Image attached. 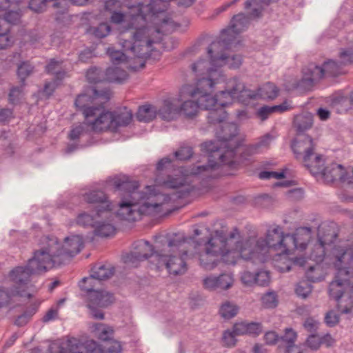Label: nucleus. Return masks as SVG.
<instances>
[{"instance_id": "obj_1", "label": "nucleus", "mask_w": 353, "mask_h": 353, "mask_svg": "<svg viewBox=\"0 0 353 353\" xmlns=\"http://www.w3.org/2000/svg\"><path fill=\"white\" fill-rule=\"evenodd\" d=\"M108 90L98 91L91 90V94L78 95L74 104L84 117V121L71 129L68 137L74 141L85 134L88 128L94 132H117L119 128L129 125L132 119V112L126 108L111 112L106 110L103 104L110 99Z\"/></svg>"}, {"instance_id": "obj_2", "label": "nucleus", "mask_w": 353, "mask_h": 353, "mask_svg": "<svg viewBox=\"0 0 353 353\" xmlns=\"http://www.w3.org/2000/svg\"><path fill=\"white\" fill-rule=\"evenodd\" d=\"M114 185L118 191H124L119 204L117 216L121 219L135 221L141 214H154L163 211V205L170 201V197L155 191L154 187L147 186L146 192L137 190V181L116 180Z\"/></svg>"}, {"instance_id": "obj_3", "label": "nucleus", "mask_w": 353, "mask_h": 353, "mask_svg": "<svg viewBox=\"0 0 353 353\" xmlns=\"http://www.w3.org/2000/svg\"><path fill=\"white\" fill-rule=\"evenodd\" d=\"M154 0H143L138 2L137 5H132V10L136 9L137 14H131L132 27L136 28L137 31L133 33L134 43L123 38V46L125 49L136 52L137 43L140 50L137 52V54L143 57L148 54L150 48L153 43V41L149 38L148 28L146 26V17L148 14L155 15L158 13L166 10L167 6L165 1H161L159 3H153Z\"/></svg>"}, {"instance_id": "obj_4", "label": "nucleus", "mask_w": 353, "mask_h": 353, "mask_svg": "<svg viewBox=\"0 0 353 353\" xmlns=\"http://www.w3.org/2000/svg\"><path fill=\"white\" fill-rule=\"evenodd\" d=\"M238 127L234 123H223L216 132L217 141H205L201 144V150L207 153L209 160L219 161L232 164L234 162V150L240 145Z\"/></svg>"}, {"instance_id": "obj_5", "label": "nucleus", "mask_w": 353, "mask_h": 353, "mask_svg": "<svg viewBox=\"0 0 353 353\" xmlns=\"http://www.w3.org/2000/svg\"><path fill=\"white\" fill-rule=\"evenodd\" d=\"M39 248L45 258L50 261L51 268L61 265L80 252L83 248V241L81 236L74 235L66 237L63 244H61L54 236H44L41 238Z\"/></svg>"}, {"instance_id": "obj_6", "label": "nucleus", "mask_w": 353, "mask_h": 353, "mask_svg": "<svg viewBox=\"0 0 353 353\" xmlns=\"http://www.w3.org/2000/svg\"><path fill=\"white\" fill-rule=\"evenodd\" d=\"M334 279L330 283L329 293L336 299L345 290L353 291V249L339 248L336 249Z\"/></svg>"}, {"instance_id": "obj_7", "label": "nucleus", "mask_w": 353, "mask_h": 353, "mask_svg": "<svg viewBox=\"0 0 353 353\" xmlns=\"http://www.w3.org/2000/svg\"><path fill=\"white\" fill-rule=\"evenodd\" d=\"M225 81V75L220 71H212L210 78H200L198 79L196 87L191 85H183L180 90L181 100L186 97L196 99L200 109L210 110L219 105L217 97H213V92L216 85Z\"/></svg>"}, {"instance_id": "obj_8", "label": "nucleus", "mask_w": 353, "mask_h": 353, "mask_svg": "<svg viewBox=\"0 0 353 353\" xmlns=\"http://www.w3.org/2000/svg\"><path fill=\"white\" fill-rule=\"evenodd\" d=\"M51 262L48 257L45 258L39 248L34 250L33 256L29 259L27 265L18 266L14 268L9 274L10 280L17 286L12 290V294L20 296H26L30 299L32 295L26 292L32 274H40L50 269Z\"/></svg>"}, {"instance_id": "obj_9", "label": "nucleus", "mask_w": 353, "mask_h": 353, "mask_svg": "<svg viewBox=\"0 0 353 353\" xmlns=\"http://www.w3.org/2000/svg\"><path fill=\"white\" fill-rule=\"evenodd\" d=\"M185 241L183 235L174 234L168 240L167 249L157 253L159 265L164 264L170 274H182L187 270V251L181 249Z\"/></svg>"}, {"instance_id": "obj_10", "label": "nucleus", "mask_w": 353, "mask_h": 353, "mask_svg": "<svg viewBox=\"0 0 353 353\" xmlns=\"http://www.w3.org/2000/svg\"><path fill=\"white\" fill-rule=\"evenodd\" d=\"M272 140V137L267 134L261 138L258 142L252 145L245 146L241 149L239 155L238 156L236 150L239 146L234 150V162L232 164L221 163L219 161H214V160H209L208 165H197L192 168L191 174L192 175H201L203 177L210 178L215 177L216 174L214 172L221 165H227L230 168H234L236 163H245L249 161L251 157L261 152V149L267 148Z\"/></svg>"}, {"instance_id": "obj_11", "label": "nucleus", "mask_w": 353, "mask_h": 353, "mask_svg": "<svg viewBox=\"0 0 353 353\" xmlns=\"http://www.w3.org/2000/svg\"><path fill=\"white\" fill-rule=\"evenodd\" d=\"M253 243V248L256 259L259 261H263L265 253L271 250L274 252H279V255H284L283 259L287 260L288 252V242L292 243V237L288 234H284L282 228L276 225L273 228L268 230L266 238H259L254 239L251 238Z\"/></svg>"}, {"instance_id": "obj_12", "label": "nucleus", "mask_w": 353, "mask_h": 353, "mask_svg": "<svg viewBox=\"0 0 353 353\" xmlns=\"http://www.w3.org/2000/svg\"><path fill=\"white\" fill-rule=\"evenodd\" d=\"M223 83L225 84V89L216 95L220 106L225 107L232 103L234 99L247 103L249 102L248 100L256 98V94L251 90L247 89L236 77L227 81L225 78Z\"/></svg>"}, {"instance_id": "obj_13", "label": "nucleus", "mask_w": 353, "mask_h": 353, "mask_svg": "<svg viewBox=\"0 0 353 353\" xmlns=\"http://www.w3.org/2000/svg\"><path fill=\"white\" fill-rule=\"evenodd\" d=\"M233 244L235 248H231V245L226 247L225 250L220 254L223 263L228 265H234L237 261L241 258L245 261H256L253 243L250 238L243 241H234Z\"/></svg>"}, {"instance_id": "obj_14", "label": "nucleus", "mask_w": 353, "mask_h": 353, "mask_svg": "<svg viewBox=\"0 0 353 353\" xmlns=\"http://www.w3.org/2000/svg\"><path fill=\"white\" fill-rule=\"evenodd\" d=\"M249 19L243 13L234 15L231 20L230 26L228 29L221 31L219 39L213 41L209 46V52L216 49L221 45H228L234 43L236 34L241 33L248 27Z\"/></svg>"}, {"instance_id": "obj_15", "label": "nucleus", "mask_w": 353, "mask_h": 353, "mask_svg": "<svg viewBox=\"0 0 353 353\" xmlns=\"http://www.w3.org/2000/svg\"><path fill=\"white\" fill-rule=\"evenodd\" d=\"M234 43L221 45L210 52H209V47L208 48V54L211 57V63L213 66L221 68L227 65L231 69H236L241 65L242 57L241 55L230 54L227 52Z\"/></svg>"}, {"instance_id": "obj_16", "label": "nucleus", "mask_w": 353, "mask_h": 353, "mask_svg": "<svg viewBox=\"0 0 353 353\" xmlns=\"http://www.w3.org/2000/svg\"><path fill=\"white\" fill-rule=\"evenodd\" d=\"M239 237V232L234 229L227 235L223 230H216L208 241L205 243V250L219 256L225 250L226 247L231 245L234 240Z\"/></svg>"}, {"instance_id": "obj_17", "label": "nucleus", "mask_w": 353, "mask_h": 353, "mask_svg": "<svg viewBox=\"0 0 353 353\" xmlns=\"http://www.w3.org/2000/svg\"><path fill=\"white\" fill-rule=\"evenodd\" d=\"M88 307L93 318L103 319L104 314L99 308L106 307L114 301L113 294L106 291L99 290L88 295Z\"/></svg>"}, {"instance_id": "obj_18", "label": "nucleus", "mask_w": 353, "mask_h": 353, "mask_svg": "<svg viewBox=\"0 0 353 353\" xmlns=\"http://www.w3.org/2000/svg\"><path fill=\"white\" fill-rule=\"evenodd\" d=\"M316 144L312 137L299 134L294 141L292 148L296 159L306 161L308 157L314 156Z\"/></svg>"}, {"instance_id": "obj_19", "label": "nucleus", "mask_w": 353, "mask_h": 353, "mask_svg": "<svg viewBox=\"0 0 353 353\" xmlns=\"http://www.w3.org/2000/svg\"><path fill=\"white\" fill-rule=\"evenodd\" d=\"M82 196L86 203L96 205L97 214L99 216L103 212H110L112 210V203L102 190H91L85 192Z\"/></svg>"}, {"instance_id": "obj_20", "label": "nucleus", "mask_w": 353, "mask_h": 353, "mask_svg": "<svg viewBox=\"0 0 353 353\" xmlns=\"http://www.w3.org/2000/svg\"><path fill=\"white\" fill-rule=\"evenodd\" d=\"M132 6H130L128 7L126 9L130 10V11L129 13H127L125 12V10H121L118 12H115L111 14L110 17V21L111 22L116 23V24H120L122 22L125 21L128 16L130 17V26L128 27V30L126 32H123L121 34L120 37V43L121 46H123V38H125L126 40L132 41V43H134V37H133V33L137 31L136 28L134 27H132V22L133 21L132 20V16L131 14H137V10L136 9L132 10L130 8H132Z\"/></svg>"}, {"instance_id": "obj_21", "label": "nucleus", "mask_w": 353, "mask_h": 353, "mask_svg": "<svg viewBox=\"0 0 353 353\" xmlns=\"http://www.w3.org/2000/svg\"><path fill=\"white\" fill-rule=\"evenodd\" d=\"M288 235L292 239V243L288 242V252L294 250L302 251L306 249L312 237V230L309 227H301L297 228L294 233Z\"/></svg>"}, {"instance_id": "obj_22", "label": "nucleus", "mask_w": 353, "mask_h": 353, "mask_svg": "<svg viewBox=\"0 0 353 353\" xmlns=\"http://www.w3.org/2000/svg\"><path fill=\"white\" fill-rule=\"evenodd\" d=\"M303 77L300 85L310 90L313 85L324 77L323 67L310 63L303 70Z\"/></svg>"}, {"instance_id": "obj_23", "label": "nucleus", "mask_w": 353, "mask_h": 353, "mask_svg": "<svg viewBox=\"0 0 353 353\" xmlns=\"http://www.w3.org/2000/svg\"><path fill=\"white\" fill-rule=\"evenodd\" d=\"M340 57L342 59L341 63H338L333 60H330L324 63L323 69L324 76H337L341 73V65H346L353 62V51L351 50H343L340 53Z\"/></svg>"}, {"instance_id": "obj_24", "label": "nucleus", "mask_w": 353, "mask_h": 353, "mask_svg": "<svg viewBox=\"0 0 353 353\" xmlns=\"http://www.w3.org/2000/svg\"><path fill=\"white\" fill-rule=\"evenodd\" d=\"M138 43H137V48H136V52L130 50V49H125L123 46H122L123 50L125 52H122L120 50H116L113 48H109L108 50V54L109 57H110L111 61L113 64H119L123 62H125L128 61V58H132L131 57L133 56L134 57H138V58H147L150 56V51H151V47L150 48V50L148 52V54L143 57L138 56L137 54V52L140 50L141 47H138Z\"/></svg>"}, {"instance_id": "obj_25", "label": "nucleus", "mask_w": 353, "mask_h": 353, "mask_svg": "<svg viewBox=\"0 0 353 353\" xmlns=\"http://www.w3.org/2000/svg\"><path fill=\"white\" fill-rule=\"evenodd\" d=\"M179 99H168L163 101V105L158 110V114L163 120L171 121L176 118L179 112V105L176 101H181Z\"/></svg>"}, {"instance_id": "obj_26", "label": "nucleus", "mask_w": 353, "mask_h": 353, "mask_svg": "<svg viewBox=\"0 0 353 353\" xmlns=\"http://www.w3.org/2000/svg\"><path fill=\"white\" fill-rule=\"evenodd\" d=\"M323 179L327 183H332L336 180L345 181L347 180L344 172V167L340 164L332 163L324 168L322 173Z\"/></svg>"}, {"instance_id": "obj_27", "label": "nucleus", "mask_w": 353, "mask_h": 353, "mask_svg": "<svg viewBox=\"0 0 353 353\" xmlns=\"http://www.w3.org/2000/svg\"><path fill=\"white\" fill-rule=\"evenodd\" d=\"M114 273V269L110 265H95L92 269V273L90 277H85L83 281H92L97 279L98 282L110 279Z\"/></svg>"}, {"instance_id": "obj_28", "label": "nucleus", "mask_w": 353, "mask_h": 353, "mask_svg": "<svg viewBox=\"0 0 353 353\" xmlns=\"http://www.w3.org/2000/svg\"><path fill=\"white\" fill-rule=\"evenodd\" d=\"M155 183L156 185L161 186L165 188L177 189L185 185V179L181 176L173 177L170 175H168L166 178H164L159 174L155 179Z\"/></svg>"}, {"instance_id": "obj_29", "label": "nucleus", "mask_w": 353, "mask_h": 353, "mask_svg": "<svg viewBox=\"0 0 353 353\" xmlns=\"http://www.w3.org/2000/svg\"><path fill=\"white\" fill-rule=\"evenodd\" d=\"M302 162L312 174H322L325 168V159L321 154L314 153V156L308 157L306 161Z\"/></svg>"}, {"instance_id": "obj_30", "label": "nucleus", "mask_w": 353, "mask_h": 353, "mask_svg": "<svg viewBox=\"0 0 353 353\" xmlns=\"http://www.w3.org/2000/svg\"><path fill=\"white\" fill-rule=\"evenodd\" d=\"M210 57V64L211 67H208L209 63L207 60L200 59L191 65V69L194 73L196 75L207 74V77L203 78H210V74L212 71H220L222 74V71L219 69V67L213 66L211 63V57Z\"/></svg>"}, {"instance_id": "obj_31", "label": "nucleus", "mask_w": 353, "mask_h": 353, "mask_svg": "<svg viewBox=\"0 0 353 353\" xmlns=\"http://www.w3.org/2000/svg\"><path fill=\"white\" fill-rule=\"evenodd\" d=\"M353 291L345 290L343 294L339 299L332 297L337 301V307L341 314H350L353 310Z\"/></svg>"}, {"instance_id": "obj_32", "label": "nucleus", "mask_w": 353, "mask_h": 353, "mask_svg": "<svg viewBox=\"0 0 353 353\" xmlns=\"http://www.w3.org/2000/svg\"><path fill=\"white\" fill-rule=\"evenodd\" d=\"M294 124L300 134L311 128L313 124V115L310 112H303L295 117Z\"/></svg>"}, {"instance_id": "obj_33", "label": "nucleus", "mask_w": 353, "mask_h": 353, "mask_svg": "<svg viewBox=\"0 0 353 353\" xmlns=\"http://www.w3.org/2000/svg\"><path fill=\"white\" fill-rule=\"evenodd\" d=\"M256 94V99H274L278 96L279 90L272 83L268 82L259 88L257 92L252 90Z\"/></svg>"}, {"instance_id": "obj_34", "label": "nucleus", "mask_w": 353, "mask_h": 353, "mask_svg": "<svg viewBox=\"0 0 353 353\" xmlns=\"http://www.w3.org/2000/svg\"><path fill=\"white\" fill-rule=\"evenodd\" d=\"M157 114V110L154 106L144 105L139 108L136 117L139 121L148 123L156 117Z\"/></svg>"}, {"instance_id": "obj_35", "label": "nucleus", "mask_w": 353, "mask_h": 353, "mask_svg": "<svg viewBox=\"0 0 353 353\" xmlns=\"http://www.w3.org/2000/svg\"><path fill=\"white\" fill-rule=\"evenodd\" d=\"M128 76L125 70L119 67H111L106 70L104 80L109 82L121 83L128 78Z\"/></svg>"}, {"instance_id": "obj_36", "label": "nucleus", "mask_w": 353, "mask_h": 353, "mask_svg": "<svg viewBox=\"0 0 353 353\" xmlns=\"http://www.w3.org/2000/svg\"><path fill=\"white\" fill-rule=\"evenodd\" d=\"M199 262L202 268L210 270L218 265L219 261L217 256L205 250L203 253L200 254Z\"/></svg>"}, {"instance_id": "obj_37", "label": "nucleus", "mask_w": 353, "mask_h": 353, "mask_svg": "<svg viewBox=\"0 0 353 353\" xmlns=\"http://www.w3.org/2000/svg\"><path fill=\"white\" fill-rule=\"evenodd\" d=\"M134 251L137 252V253H139L140 255L147 254L145 255V259H148L154 254L155 257L157 258V253L158 252H154L153 245H151L148 241L140 240L135 242L134 243Z\"/></svg>"}, {"instance_id": "obj_38", "label": "nucleus", "mask_w": 353, "mask_h": 353, "mask_svg": "<svg viewBox=\"0 0 353 353\" xmlns=\"http://www.w3.org/2000/svg\"><path fill=\"white\" fill-rule=\"evenodd\" d=\"M223 106L218 105L208 110L209 112L207 116L208 122L212 124L223 123L227 117V113Z\"/></svg>"}, {"instance_id": "obj_39", "label": "nucleus", "mask_w": 353, "mask_h": 353, "mask_svg": "<svg viewBox=\"0 0 353 353\" xmlns=\"http://www.w3.org/2000/svg\"><path fill=\"white\" fill-rule=\"evenodd\" d=\"M239 310V307L234 303L226 301L220 306L219 314L223 319H230L238 314Z\"/></svg>"}, {"instance_id": "obj_40", "label": "nucleus", "mask_w": 353, "mask_h": 353, "mask_svg": "<svg viewBox=\"0 0 353 353\" xmlns=\"http://www.w3.org/2000/svg\"><path fill=\"white\" fill-rule=\"evenodd\" d=\"M94 335L101 341H109L113 335V330L103 323H95L92 326Z\"/></svg>"}, {"instance_id": "obj_41", "label": "nucleus", "mask_w": 353, "mask_h": 353, "mask_svg": "<svg viewBox=\"0 0 353 353\" xmlns=\"http://www.w3.org/2000/svg\"><path fill=\"white\" fill-rule=\"evenodd\" d=\"M64 353H84L85 341L77 339L70 338L67 341V350L61 346Z\"/></svg>"}, {"instance_id": "obj_42", "label": "nucleus", "mask_w": 353, "mask_h": 353, "mask_svg": "<svg viewBox=\"0 0 353 353\" xmlns=\"http://www.w3.org/2000/svg\"><path fill=\"white\" fill-rule=\"evenodd\" d=\"M61 61L52 59L48 64L46 66V71L48 73L55 74L57 79L61 80L65 77L66 74V72L61 68Z\"/></svg>"}, {"instance_id": "obj_43", "label": "nucleus", "mask_w": 353, "mask_h": 353, "mask_svg": "<svg viewBox=\"0 0 353 353\" xmlns=\"http://www.w3.org/2000/svg\"><path fill=\"white\" fill-rule=\"evenodd\" d=\"M200 108L198 100H187L184 101L181 106L179 105V112H182L185 116L191 117L196 114L198 109Z\"/></svg>"}, {"instance_id": "obj_44", "label": "nucleus", "mask_w": 353, "mask_h": 353, "mask_svg": "<svg viewBox=\"0 0 353 353\" xmlns=\"http://www.w3.org/2000/svg\"><path fill=\"white\" fill-rule=\"evenodd\" d=\"M95 234L97 236L107 237L112 235L114 233V226L109 223H99L95 224Z\"/></svg>"}, {"instance_id": "obj_45", "label": "nucleus", "mask_w": 353, "mask_h": 353, "mask_svg": "<svg viewBox=\"0 0 353 353\" xmlns=\"http://www.w3.org/2000/svg\"><path fill=\"white\" fill-rule=\"evenodd\" d=\"M217 290H226L234 283V278L231 274L223 273L216 276Z\"/></svg>"}, {"instance_id": "obj_46", "label": "nucleus", "mask_w": 353, "mask_h": 353, "mask_svg": "<svg viewBox=\"0 0 353 353\" xmlns=\"http://www.w3.org/2000/svg\"><path fill=\"white\" fill-rule=\"evenodd\" d=\"M33 70L34 67L28 61L22 62L18 66L17 74L22 85H24L25 80L33 72Z\"/></svg>"}, {"instance_id": "obj_47", "label": "nucleus", "mask_w": 353, "mask_h": 353, "mask_svg": "<svg viewBox=\"0 0 353 353\" xmlns=\"http://www.w3.org/2000/svg\"><path fill=\"white\" fill-rule=\"evenodd\" d=\"M297 335L296 333L292 328H286L285 330V334L279 339L280 345L279 347H285L288 345H294Z\"/></svg>"}, {"instance_id": "obj_48", "label": "nucleus", "mask_w": 353, "mask_h": 353, "mask_svg": "<svg viewBox=\"0 0 353 353\" xmlns=\"http://www.w3.org/2000/svg\"><path fill=\"white\" fill-rule=\"evenodd\" d=\"M147 254H143V255H140L137 252L132 251L130 253L126 254L123 256V262L130 266L136 267L139 262L145 260V255Z\"/></svg>"}, {"instance_id": "obj_49", "label": "nucleus", "mask_w": 353, "mask_h": 353, "mask_svg": "<svg viewBox=\"0 0 353 353\" xmlns=\"http://www.w3.org/2000/svg\"><path fill=\"white\" fill-rule=\"evenodd\" d=\"M103 72L96 67L90 68L86 73V78L90 83H96L104 80Z\"/></svg>"}, {"instance_id": "obj_50", "label": "nucleus", "mask_w": 353, "mask_h": 353, "mask_svg": "<svg viewBox=\"0 0 353 353\" xmlns=\"http://www.w3.org/2000/svg\"><path fill=\"white\" fill-rule=\"evenodd\" d=\"M321 268L319 265L310 266L306 272L307 279L312 282H317L323 279Z\"/></svg>"}, {"instance_id": "obj_51", "label": "nucleus", "mask_w": 353, "mask_h": 353, "mask_svg": "<svg viewBox=\"0 0 353 353\" xmlns=\"http://www.w3.org/2000/svg\"><path fill=\"white\" fill-rule=\"evenodd\" d=\"M105 9L111 14L121 10H125L128 6L120 0H107L105 2Z\"/></svg>"}, {"instance_id": "obj_52", "label": "nucleus", "mask_w": 353, "mask_h": 353, "mask_svg": "<svg viewBox=\"0 0 353 353\" xmlns=\"http://www.w3.org/2000/svg\"><path fill=\"white\" fill-rule=\"evenodd\" d=\"M192 148L186 145L181 146V148L174 152L176 159L180 161L188 160L192 157Z\"/></svg>"}, {"instance_id": "obj_53", "label": "nucleus", "mask_w": 353, "mask_h": 353, "mask_svg": "<svg viewBox=\"0 0 353 353\" xmlns=\"http://www.w3.org/2000/svg\"><path fill=\"white\" fill-rule=\"evenodd\" d=\"M110 31L111 27L108 23H101L93 28L92 33L97 38H104L110 34Z\"/></svg>"}, {"instance_id": "obj_54", "label": "nucleus", "mask_w": 353, "mask_h": 353, "mask_svg": "<svg viewBox=\"0 0 353 353\" xmlns=\"http://www.w3.org/2000/svg\"><path fill=\"white\" fill-rule=\"evenodd\" d=\"M77 223L83 227H94L96 222L94 221V219L91 215L86 212H83L77 217Z\"/></svg>"}, {"instance_id": "obj_55", "label": "nucleus", "mask_w": 353, "mask_h": 353, "mask_svg": "<svg viewBox=\"0 0 353 353\" xmlns=\"http://www.w3.org/2000/svg\"><path fill=\"white\" fill-rule=\"evenodd\" d=\"M20 14L17 11H8L6 12L3 19H1V25L6 26V22L8 25L16 24L19 21Z\"/></svg>"}, {"instance_id": "obj_56", "label": "nucleus", "mask_w": 353, "mask_h": 353, "mask_svg": "<svg viewBox=\"0 0 353 353\" xmlns=\"http://www.w3.org/2000/svg\"><path fill=\"white\" fill-rule=\"evenodd\" d=\"M263 305L267 308H274L277 305V296L274 292H268L262 296Z\"/></svg>"}, {"instance_id": "obj_57", "label": "nucleus", "mask_w": 353, "mask_h": 353, "mask_svg": "<svg viewBox=\"0 0 353 353\" xmlns=\"http://www.w3.org/2000/svg\"><path fill=\"white\" fill-rule=\"evenodd\" d=\"M312 292V285L307 281L298 283L296 288V293L299 296L306 298Z\"/></svg>"}, {"instance_id": "obj_58", "label": "nucleus", "mask_w": 353, "mask_h": 353, "mask_svg": "<svg viewBox=\"0 0 353 353\" xmlns=\"http://www.w3.org/2000/svg\"><path fill=\"white\" fill-rule=\"evenodd\" d=\"M84 353H104V350L94 340H88L85 341Z\"/></svg>"}, {"instance_id": "obj_59", "label": "nucleus", "mask_w": 353, "mask_h": 353, "mask_svg": "<svg viewBox=\"0 0 353 353\" xmlns=\"http://www.w3.org/2000/svg\"><path fill=\"white\" fill-rule=\"evenodd\" d=\"M36 307H34L31 311H26L22 314L19 315L14 321V324L17 326L21 327L25 325L30 319L31 316L35 313Z\"/></svg>"}, {"instance_id": "obj_60", "label": "nucleus", "mask_w": 353, "mask_h": 353, "mask_svg": "<svg viewBox=\"0 0 353 353\" xmlns=\"http://www.w3.org/2000/svg\"><path fill=\"white\" fill-rule=\"evenodd\" d=\"M236 335L234 334L233 330H225L223 332L222 337L224 345L227 347L234 346L236 342Z\"/></svg>"}, {"instance_id": "obj_61", "label": "nucleus", "mask_w": 353, "mask_h": 353, "mask_svg": "<svg viewBox=\"0 0 353 353\" xmlns=\"http://www.w3.org/2000/svg\"><path fill=\"white\" fill-rule=\"evenodd\" d=\"M216 276L210 275L203 279V287L209 290H217V281Z\"/></svg>"}, {"instance_id": "obj_62", "label": "nucleus", "mask_w": 353, "mask_h": 353, "mask_svg": "<svg viewBox=\"0 0 353 353\" xmlns=\"http://www.w3.org/2000/svg\"><path fill=\"white\" fill-rule=\"evenodd\" d=\"M325 322L327 326L334 327L339 322V316L334 311L330 310L325 314Z\"/></svg>"}, {"instance_id": "obj_63", "label": "nucleus", "mask_w": 353, "mask_h": 353, "mask_svg": "<svg viewBox=\"0 0 353 353\" xmlns=\"http://www.w3.org/2000/svg\"><path fill=\"white\" fill-rule=\"evenodd\" d=\"M22 86L21 85L20 87H13L11 88L9 93L10 103L14 104L19 101L22 92Z\"/></svg>"}, {"instance_id": "obj_64", "label": "nucleus", "mask_w": 353, "mask_h": 353, "mask_svg": "<svg viewBox=\"0 0 353 353\" xmlns=\"http://www.w3.org/2000/svg\"><path fill=\"white\" fill-rule=\"evenodd\" d=\"M307 345L313 350H317L321 345V340L316 335L310 334L306 341Z\"/></svg>"}]
</instances>
